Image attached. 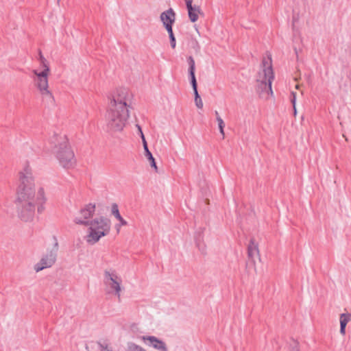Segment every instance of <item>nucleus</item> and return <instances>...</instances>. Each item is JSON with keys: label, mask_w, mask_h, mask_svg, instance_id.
<instances>
[{"label": "nucleus", "mask_w": 351, "mask_h": 351, "mask_svg": "<svg viewBox=\"0 0 351 351\" xmlns=\"http://www.w3.org/2000/svg\"><path fill=\"white\" fill-rule=\"evenodd\" d=\"M136 127L138 128V132H139V133H140V135L141 136V132H143V131H142V130H141V126H140V125H136Z\"/></svg>", "instance_id": "nucleus-36"}, {"label": "nucleus", "mask_w": 351, "mask_h": 351, "mask_svg": "<svg viewBox=\"0 0 351 351\" xmlns=\"http://www.w3.org/2000/svg\"><path fill=\"white\" fill-rule=\"evenodd\" d=\"M168 34H169V40H170V44H171V47L174 49L176 46V38L174 36V34H173V29H169V30H167Z\"/></svg>", "instance_id": "nucleus-19"}, {"label": "nucleus", "mask_w": 351, "mask_h": 351, "mask_svg": "<svg viewBox=\"0 0 351 351\" xmlns=\"http://www.w3.org/2000/svg\"><path fill=\"white\" fill-rule=\"evenodd\" d=\"M189 45L196 53H199L201 47L198 41L195 38H192L189 41Z\"/></svg>", "instance_id": "nucleus-15"}, {"label": "nucleus", "mask_w": 351, "mask_h": 351, "mask_svg": "<svg viewBox=\"0 0 351 351\" xmlns=\"http://www.w3.org/2000/svg\"><path fill=\"white\" fill-rule=\"evenodd\" d=\"M215 114L216 116V120L217 121V118L221 117L219 116V112L217 110L215 112Z\"/></svg>", "instance_id": "nucleus-37"}, {"label": "nucleus", "mask_w": 351, "mask_h": 351, "mask_svg": "<svg viewBox=\"0 0 351 351\" xmlns=\"http://www.w3.org/2000/svg\"><path fill=\"white\" fill-rule=\"evenodd\" d=\"M274 78L271 65V58H263L262 61V71L258 73L256 79V92L260 95L267 93L273 95L271 83Z\"/></svg>", "instance_id": "nucleus-5"}, {"label": "nucleus", "mask_w": 351, "mask_h": 351, "mask_svg": "<svg viewBox=\"0 0 351 351\" xmlns=\"http://www.w3.org/2000/svg\"><path fill=\"white\" fill-rule=\"evenodd\" d=\"M194 95H195V103L196 106L198 108H200V109L202 108L203 102H202V100L198 92L194 93Z\"/></svg>", "instance_id": "nucleus-21"}, {"label": "nucleus", "mask_w": 351, "mask_h": 351, "mask_svg": "<svg viewBox=\"0 0 351 351\" xmlns=\"http://www.w3.org/2000/svg\"><path fill=\"white\" fill-rule=\"evenodd\" d=\"M136 127L138 128V132H139V133H140V135L141 136V132H143V131H142V130H141V126H140V125H136Z\"/></svg>", "instance_id": "nucleus-35"}, {"label": "nucleus", "mask_w": 351, "mask_h": 351, "mask_svg": "<svg viewBox=\"0 0 351 351\" xmlns=\"http://www.w3.org/2000/svg\"><path fill=\"white\" fill-rule=\"evenodd\" d=\"M49 71V69H43L40 72H38L37 70H33V73L35 75L34 81L35 86L38 88L42 96L44 98L53 101V95L49 90L48 75Z\"/></svg>", "instance_id": "nucleus-6"}, {"label": "nucleus", "mask_w": 351, "mask_h": 351, "mask_svg": "<svg viewBox=\"0 0 351 351\" xmlns=\"http://www.w3.org/2000/svg\"><path fill=\"white\" fill-rule=\"evenodd\" d=\"M201 233H198V236L195 237L196 241V245L198 247L199 250H201L202 252H205V245L204 244L201 243Z\"/></svg>", "instance_id": "nucleus-20"}, {"label": "nucleus", "mask_w": 351, "mask_h": 351, "mask_svg": "<svg viewBox=\"0 0 351 351\" xmlns=\"http://www.w3.org/2000/svg\"><path fill=\"white\" fill-rule=\"evenodd\" d=\"M291 95H292V98L291 99V103L293 104V109H294L295 114L296 113V109H295V96H296V93H294V92H292L291 93Z\"/></svg>", "instance_id": "nucleus-26"}, {"label": "nucleus", "mask_w": 351, "mask_h": 351, "mask_svg": "<svg viewBox=\"0 0 351 351\" xmlns=\"http://www.w3.org/2000/svg\"><path fill=\"white\" fill-rule=\"evenodd\" d=\"M195 70L189 71V76H190V80H192L193 78H196L195 77Z\"/></svg>", "instance_id": "nucleus-28"}, {"label": "nucleus", "mask_w": 351, "mask_h": 351, "mask_svg": "<svg viewBox=\"0 0 351 351\" xmlns=\"http://www.w3.org/2000/svg\"><path fill=\"white\" fill-rule=\"evenodd\" d=\"M144 148V150H145V155L147 154V152H150L148 149V146H146V147H143Z\"/></svg>", "instance_id": "nucleus-34"}, {"label": "nucleus", "mask_w": 351, "mask_h": 351, "mask_svg": "<svg viewBox=\"0 0 351 351\" xmlns=\"http://www.w3.org/2000/svg\"><path fill=\"white\" fill-rule=\"evenodd\" d=\"M141 138H142V141H143V147H146L147 146V141L145 140V136L143 134V132H141Z\"/></svg>", "instance_id": "nucleus-29"}, {"label": "nucleus", "mask_w": 351, "mask_h": 351, "mask_svg": "<svg viewBox=\"0 0 351 351\" xmlns=\"http://www.w3.org/2000/svg\"><path fill=\"white\" fill-rule=\"evenodd\" d=\"M187 62L189 64V71L195 70V63L192 56H189L187 58Z\"/></svg>", "instance_id": "nucleus-23"}, {"label": "nucleus", "mask_w": 351, "mask_h": 351, "mask_svg": "<svg viewBox=\"0 0 351 351\" xmlns=\"http://www.w3.org/2000/svg\"><path fill=\"white\" fill-rule=\"evenodd\" d=\"M117 232H119V229L118 226H117Z\"/></svg>", "instance_id": "nucleus-38"}, {"label": "nucleus", "mask_w": 351, "mask_h": 351, "mask_svg": "<svg viewBox=\"0 0 351 351\" xmlns=\"http://www.w3.org/2000/svg\"><path fill=\"white\" fill-rule=\"evenodd\" d=\"M88 234L85 237L86 241L90 245H94L99 239L108 235L110 230V220L105 217H97L90 221Z\"/></svg>", "instance_id": "nucleus-4"}, {"label": "nucleus", "mask_w": 351, "mask_h": 351, "mask_svg": "<svg viewBox=\"0 0 351 351\" xmlns=\"http://www.w3.org/2000/svg\"><path fill=\"white\" fill-rule=\"evenodd\" d=\"M112 215L115 217V218L119 221L121 226L127 225V221L121 216L119 210V207L117 204H113L112 205L111 208Z\"/></svg>", "instance_id": "nucleus-13"}, {"label": "nucleus", "mask_w": 351, "mask_h": 351, "mask_svg": "<svg viewBox=\"0 0 351 351\" xmlns=\"http://www.w3.org/2000/svg\"><path fill=\"white\" fill-rule=\"evenodd\" d=\"M132 98V93L124 87L117 88L110 95L106 114L108 130L121 132L123 130L130 117Z\"/></svg>", "instance_id": "nucleus-2"}, {"label": "nucleus", "mask_w": 351, "mask_h": 351, "mask_svg": "<svg viewBox=\"0 0 351 351\" xmlns=\"http://www.w3.org/2000/svg\"><path fill=\"white\" fill-rule=\"evenodd\" d=\"M19 182L16 199L17 215L22 221H29L34 217L36 208L38 213L44 210L45 192L39 188L36 193L32 169L28 165L20 172Z\"/></svg>", "instance_id": "nucleus-1"}, {"label": "nucleus", "mask_w": 351, "mask_h": 351, "mask_svg": "<svg viewBox=\"0 0 351 351\" xmlns=\"http://www.w3.org/2000/svg\"><path fill=\"white\" fill-rule=\"evenodd\" d=\"M217 121L218 122V126H219V132H220V133L222 135V138H224L225 134H224L223 128L225 127V123H224L223 119L221 117L217 118Z\"/></svg>", "instance_id": "nucleus-22"}, {"label": "nucleus", "mask_w": 351, "mask_h": 351, "mask_svg": "<svg viewBox=\"0 0 351 351\" xmlns=\"http://www.w3.org/2000/svg\"><path fill=\"white\" fill-rule=\"evenodd\" d=\"M59 1H60V0H58V2H59Z\"/></svg>", "instance_id": "nucleus-39"}, {"label": "nucleus", "mask_w": 351, "mask_h": 351, "mask_svg": "<svg viewBox=\"0 0 351 351\" xmlns=\"http://www.w3.org/2000/svg\"><path fill=\"white\" fill-rule=\"evenodd\" d=\"M191 86L193 88V92L194 93L198 92L197 91V83L196 78H193V79L191 80Z\"/></svg>", "instance_id": "nucleus-25"}, {"label": "nucleus", "mask_w": 351, "mask_h": 351, "mask_svg": "<svg viewBox=\"0 0 351 351\" xmlns=\"http://www.w3.org/2000/svg\"><path fill=\"white\" fill-rule=\"evenodd\" d=\"M128 351H146V350L141 346H140L134 343L130 342L128 343Z\"/></svg>", "instance_id": "nucleus-16"}, {"label": "nucleus", "mask_w": 351, "mask_h": 351, "mask_svg": "<svg viewBox=\"0 0 351 351\" xmlns=\"http://www.w3.org/2000/svg\"><path fill=\"white\" fill-rule=\"evenodd\" d=\"M140 338L147 346L152 347L158 351H168L166 343L155 336H141Z\"/></svg>", "instance_id": "nucleus-10"}, {"label": "nucleus", "mask_w": 351, "mask_h": 351, "mask_svg": "<svg viewBox=\"0 0 351 351\" xmlns=\"http://www.w3.org/2000/svg\"><path fill=\"white\" fill-rule=\"evenodd\" d=\"M192 2H193V0H185L187 10H189L193 7L192 5Z\"/></svg>", "instance_id": "nucleus-27"}, {"label": "nucleus", "mask_w": 351, "mask_h": 351, "mask_svg": "<svg viewBox=\"0 0 351 351\" xmlns=\"http://www.w3.org/2000/svg\"><path fill=\"white\" fill-rule=\"evenodd\" d=\"M39 59L41 63L46 62V59L43 57L40 51H39Z\"/></svg>", "instance_id": "nucleus-31"}, {"label": "nucleus", "mask_w": 351, "mask_h": 351, "mask_svg": "<svg viewBox=\"0 0 351 351\" xmlns=\"http://www.w3.org/2000/svg\"><path fill=\"white\" fill-rule=\"evenodd\" d=\"M175 16L176 14L172 8H169L161 13L160 20L167 30L172 29V25L175 21Z\"/></svg>", "instance_id": "nucleus-12"}, {"label": "nucleus", "mask_w": 351, "mask_h": 351, "mask_svg": "<svg viewBox=\"0 0 351 351\" xmlns=\"http://www.w3.org/2000/svg\"><path fill=\"white\" fill-rule=\"evenodd\" d=\"M247 256L248 261L247 262V265H255V259L258 258L260 260L259 257V250L258 247V244L255 243L254 239H251L250 243L247 246Z\"/></svg>", "instance_id": "nucleus-11"}, {"label": "nucleus", "mask_w": 351, "mask_h": 351, "mask_svg": "<svg viewBox=\"0 0 351 351\" xmlns=\"http://www.w3.org/2000/svg\"><path fill=\"white\" fill-rule=\"evenodd\" d=\"M351 315L350 313H342L340 315V325L346 326L347 323L350 320Z\"/></svg>", "instance_id": "nucleus-18"}, {"label": "nucleus", "mask_w": 351, "mask_h": 351, "mask_svg": "<svg viewBox=\"0 0 351 351\" xmlns=\"http://www.w3.org/2000/svg\"><path fill=\"white\" fill-rule=\"evenodd\" d=\"M201 10L199 6L194 5L192 8L188 10L189 17L191 22L194 23L198 19V14Z\"/></svg>", "instance_id": "nucleus-14"}, {"label": "nucleus", "mask_w": 351, "mask_h": 351, "mask_svg": "<svg viewBox=\"0 0 351 351\" xmlns=\"http://www.w3.org/2000/svg\"><path fill=\"white\" fill-rule=\"evenodd\" d=\"M52 152L56 154L60 165L70 168L75 163V156L69 145L66 135L54 134L49 139Z\"/></svg>", "instance_id": "nucleus-3"}, {"label": "nucleus", "mask_w": 351, "mask_h": 351, "mask_svg": "<svg viewBox=\"0 0 351 351\" xmlns=\"http://www.w3.org/2000/svg\"><path fill=\"white\" fill-rule=\"evenodd\" d=\"M95 212V204H88L82 208L78 215L74 218L73 221L78 225L87 226L90 223V219Z\"/></svg>", "instance_id": "nucleus-9"}, {"label": "nucleus", "mask_w": 351, "mask_h": 351, "mask_svg": "<svg viewBox=\"0 0 351 351\" xmlns=\"http://www.w3.org/2000/svg\"><path fill=\"white\" fill-rule=\"evenodd\" d=\"M122 280L114 270H106L104 274V283L106 287L107 293H114L120 298Z\"/></svg>", "instance_id": "nucleus-7"}, {"label": "nucleus", "mask_w": 351, "mask_h": 351, "mask_svg": "<svg viewBox=\"0 0 351 351\" xmlns=\"http://www.w3.org/2000/svg\"><path fill=\"white\" fill-rule=\"evenodd\" d=\"M346 326H341L340 325V333L341 335H345V333H346Z\"/></svg>", "instance_id": "nucleus-32"}, {"label": "nucleus", "mask_w": 351, "mask_h": 351, "mask_svg": "<svg viewBox=\"0 0 351 351\" xmlns=\"http://www.w3.org/2000/svg\"><path fill=\"white\" fill-rule=\"evenodd\" d=\"M42 65H43V67L44 68V69H49L48 64H47V61L45 62V63H41Z\"/></svg>", "instance_id": "nucleus-33"}, {"label": "nucleus", "mask_w": 351, "mask_h": 351, "mask_svg": "<svg viewBox=\"0 0 351 351\" xmlns=\"http://www.w3.org/2000/svg\"><path fill=\"white\" fill-rule=\"evenodd\" d=\"M145 156L147 157V160L149 161L150 166L152 167H153L155 169V171L157 172L158 167H157L155 159L152 156V154L150 152H147V154H145Z\"/></svg>", "instance_id": "nucleus-17"}, {"label": "nucleus", "mask_w": 351, "mask_h": 351, "mask_svg": "<svg viewBox=\"0 0 351 351\" xmlns=\"http://www.w3.org/2000/svg\"><path fill=\"white\" fill-rule=\"evenodd\" d=\"M58 250V243L56 240L53 248L50 250H47L46 254L43 256L40 261L35 264L34 270L36 272H38L44 269L51 267L56 261Z\"/></svg>", "instance_id": "nucleus-8"}, {"label": "nucleus", "mask_w": 351, "mask_h": 351, "mask_svg": "<svg viewBox=\"0 0 351 351\" xmlns=\"http://www.w3.org/2000/svg\"><path fill=\"white\" fill-rule=\"evenodd\" d=\"M141 138H142V141H143V147H146L147 146V141L145 140V136L143 134V132H141Z\"/></svg>", "instance_id": "nucleus-30"}, {"label": "nucleus", "mask_w": 351, "mask_h": 351, "mask_svg": "<svg viewBox=\"0 0 351 351\" xmlns=\"http://www.w3.org/2000/svg\"><path fill=\"white\" fill-rule=\"evenodd\" d=\"M98 346L100 351H112L106 343L98 342Z\"/></svg>", "instance_id": "nucleus-24"}]
</instances>
